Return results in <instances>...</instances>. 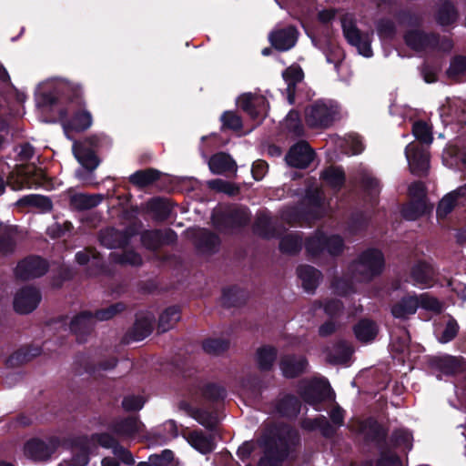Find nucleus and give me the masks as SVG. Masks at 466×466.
I'll list each match as a JSON object with an SVG mask.
<instances>
[{
  "label": "nucleus",
  "instance_id": "1",
  "mask_svg": "<svg viewBox=\"0 0 466 466\" xmlns=\"http://www.w3.org/2000/svg\"><path fill=\"white\" fill-rule=\"evenodd\" d=\"M384 256L377 248L361 252L348 267V279L337 280L333 289L338 295L346 296L353 291L352 281L366 282L380 275L384 268Z\"/></svg>",
  "mask_w": 466,
  "mask_h": 466
},
{
  "label": "nucleus",
  "instance_id": "2",
  "mask_svg": "<svg viewBox=\"0 0 466 466\" xmlns=\"http://www.w3.org/2000/svg\"><path fill=\"white\" fill-rule=\"evenodd\" d=\"M298 440L297 432L289 427L269 431L259 441L265 455L259 461L260 466H277L287 454L290 444Z\"/></svg>",
  "mask_w": 466,
  "mask_h": 466
},
{
  "label": "nucleus",
  "instance_id": "3",
  "mask_svg": "<svg viewBox=\"0 0 466 466\" xmlns=\"http://www.w3.org/2000/svg\"><path fill=\"white\" fill-rule=\"evenodd\" d=\"M339 107L332 100H319L305 109V120L309 127L326 128L339 117Z\"/></svg>",
  "mask_w": 466,
  "mask_h": 466
},
{
  "label": "nucleus",
  "instance_id": "4",
  "mask_svg": "<svg viewBox=\"0 0 466 466\" xmlns=\"http://www.w3.org/2000/svg\"><path fill=\"white\" fill-rule=\"evenodd\" d=\"M419 308L440 312L442 309L441 303L428 293H422L419 296H407L394 304L391 308V313L395 318L405 319L414 314Z\"/></svg>",
  "mask_w": 466,
  "mask_h": 466
},
{
  "label": "nucleus",
  "instance_id": "5",
  "mask_svg": "<svg viewBox=\"0 0 466 466\" xmlns=\"http://www.w3.org/2000/svg\"><path fill=\"white\" fill-rule=\"evenodd\" d=\"M305 248L307 252L312 257L319 256L324 251L329 255L336 256L342 252L344 240L338 234H326L318 230L307 238Z\"/></svg>",
  "mask_w": 466,
  "mask_h": 466
},
{
  "label": "nucleus",
  "instance_id": "6",
  "mask_svg": "<svg viewBox=\"0 0 466 466\" xmlns=\"http://www.w3.org/2000/svg\"><path fill=\"white\" fill-rule=\"evenodd\" d=\"M341 26L348 43L356 47L360 55L365 57L372 56L373 52L370 46L372 33L360 32L356 25L354 16L350 14H346L342 17Z\"/></svg>",
  "mask_w": 466,
  "mask_h": 466
},
{
  "label": "nucleus",
  "instance_id": "7",
  "mask_svg": "<svg viewBox=\"0 0 466 466\" xmlns=\"http://www.w3.org/2000/svg\"><path fill=\"white\" fill-rule=\"evenodd\" d=\"M101 138L94 136L83 143L75 142L73 153L79 164L87 170L93 171L99 165V160L95 155L93 148L98 147Z\"/></svg>",
  "mask_w": 466,
  "mask_h": 466
},
{
  "label": "nucleus",
  "instance_id": "8",
  "mask_svg": "<svg viewBox=\"0 0 466 466\" xmlns=\"http://www.w3.org/2000/svg\"><path fill=\"white\" fill-rule=\"evenodd\" d=\"M329 416L333 425L329 423L326 417L320 416L314 420H305L302 427L309 431L319 430L326 437L331 436L335 432L336 428L343 425L344 411L341 408L335 407L331 410Z\"/></svg>",
  "mask_w": 466,
  "mask_h": 466
},
{
  "label": "nucleus",
  "instance_id": "9",
  "mask_svg": "<svg viewBox=\"0 0 466 466\" xmlns=\"http://www.w3.org/2000/svg\"><path fill=\"white\" fill-rule=\"evenodd\" d=\"M300 390L303 400L310 405H316L326 399L332 398L331 388L325 379L304 381Z\"/></svg>",
  "mask_w": 466,
  "mask_h": 466
},
{
  "label": "nucleus",
  "instance_id": "10",
  "mask_svg": "<svg viewBox=\"0 0 466 466\" xmlns=\"http://www.w3.org/2000/svg\"><path fill=\"white\" fill-rule=\"evenodd\" d=\"M305 201L309 206L310 212L312 214H300L297 208H291L290 210H285L282 213V218L289 223L299 220L303 218L305 219L317 218L322 214L324 207V198H322L321 192L316 189L314 192H309Z\"/></svg>",
  "mask_w": 466,
  "mask_h": 466
},
{
  "label": "nucleus",
  "instance_id": "11",
  "mask_svg": "<svg viewBox=\"0 0 466 466\" xmlns=\"http://www.w3.org/2000/svg\"><path fill=\"white\" fill-rule=\"evenodd\" d=\"M59 444L57 438H49L46 441L33 439L28 441L24 447L25 455L34 461L47 460Z\"/></svg>",
  "mask_w": 466,
  "mask_h": 466
},
{
  "label": "nucleus",
  "instance_id": "12",
  "mask_svg": "<svg viewBox=\"0 0 466 466\" xmlns=\"http://www.w3.org/2000/svg\"><path fill=\"white\" fill-rule=\"evenodd\" d=\"M405 156L411 173L420 175L430 167V157L426 149L418 144H409L405 148Z\"/></svg>",
  "mask_w": 466,
  "mask_h": 466
},
{
  "label": "nucleus",
  "instance_id": "13",
  "mask_svg": "<svg viewBox=\"0 0 466 466\" xmlns=\"http://www.w3.org/2000/svg\"><path fill=\"white\" fill-rule=\"evenodd\" d=\"M409 193L415 200L403 208L402 215L408 220H414L425 213L427 209L426 203L423 200V184L420 182L412 183L409 187Z\"/></svg>",
  "mask_w": 466,
  "mask_h": 466
},
{
  "label": "nucleus",
  "instance_id": "14",
  "mask_svg": "<svg viewBox=\"0 0 466 466\" xmlns=\"http://www.w3.org/2000/svg\"><path fill=\"white\" fill-rule=\"evenodd\" d=\"M73 110V106H70V108L66 111L61 112V121L63 125V128L67 138L72 139L69 135L70 131H85L89 128L93 123V118L90 112L86 109H81L76 112L71 119H66V116L69 113V111Z\"/></svg>",
  "mask_w": 466,
  "mask_h": 466
},
{
  "label": "nucleus",
  "instance_id": "15",
  "mask_svg": "<svg viewBox=\"0 0 466 466\" xmlns=\"http://www.w3.org/2000/svg\"><path fill=\"white\" fill-rule=\"evenodd\" d=\"M237 103L252 119H259L267 115L268 102L263 96L244 94L238 98Z\"/></svg>",
  "mask_w": 466,
  "mask_h": 466
},
{
  "label": "nucleus",
  "instance_id": "16",
  "mask_svg": "<svg viewBox=\"0 0 466 466\" xmlns=\"http://www.w3.org/2000/svg\"><path fill=\"white\" fill-rule=\"evenodd\" d=\"M41 300L39 291L32 287H25L16 292L14 309L17 313L27 314L36 309Z\"/></svg>",
  "mask_w": 466,
  "mask_h": 466
},
{
  "label": "nucleus",
  "instance_id": "17",
  "mask_svg": "<svg viewBox=\"0 0 466 466\" xmlns=\"http://www.w3.org/2000/svg\"><path fill=\"white\" fill-rule=\"evenodd\" d=\"M47 270L46 262L39 257H31L21 261L15 269V277L29 279L43 276Z\"/></svg>",
  "mask_w": 466,
  "mask_h": 466
},
{
  "label": "nucleus",
  "instance_id": "18",
  "mask_svg": "<svg viewBox=\"0 0 466 466\" xmlns=\"http://www.w3.org/2000/svg\"><path fill=\"white\" fill-rule=\"evenodd\" d=\"M314 154L305 141H300L290 147L285 159L289 166L306 168L313 160Z\"/></svg>",
  "mask_w": 466,
  "mask_h": 466
},
{
  "label": "nucleus",
  "instance_id": "19",
  "mask_svg": "<svg viewBox=\"0 0 466 466\" xmlns=\"http://www.w3.org/2000/svg\"><path fill=\"white\" fill-rule=\"evenodd\" d=\"M430 365L437 378L441 380L442 376L453 375L460 371L461 361L453 356L441 355L432 357L430 360Z\"/></svg>",
  "mask_w": 466,
  "mask_h": 466
},
{
  "label": "nucleus",
  "instance_id": "20",
  "mask_svg": "<svg viewBox=\"0 0 466 466\" xmlns=\"http://www.w3.org/2000/svg\"><path fill=\"white\" fill-rule=\"evenodd\" d=\"M39 179L40 175L34 173V167H21L10 176L7 183L14 190H20L37 187L40 185Z\"/></svg>",
  "mask_w": 466,
  "mask_h": 466
},
{
  "label": "nucleus",
  "instance_id": "21",
  "mask_svg": "<svg viewBox=\"0 0 466 466\" xmlns=\"http://www.w3.org/2000/svg\"><path fill=\"white\" fill-rule=\"evenodd\" d=\"M433 276L432 265L428 261L420 260L412 266L410 278L414 285L428 288L431 286Z\"/></svg>",
  "mask_w": 466,
  "mask_h": 466
},
{
  "label": "nucleus",
  "instance_id": "22",
  "mask_svg": "<svg viewBox=\"0 0 466 466\" xmlns=\"http://www.w3.org/2000/svg\"><path fill=\"white\" fill-rule=\"evenodd\" d=\"M297 38L298 32L293 26L276 30L269 35V41L271 45L280 51H286L294 46L297 42Z\"/></svg>",
  "mask_w": 466,
  "mask_h": 466
},
{
  "label": "nucleus",
  "instance_id": "23",
  "mask_svg": "<svg viewBox=\"0 0 466 466\" xmlns=\"http://www.w3.org/2000/svg\"><path fill=\"white\" fill-rule=\"evenodd\" d=\"M405 42L412 49L421 51L437 46L438 38L433 35H425L419 30H412L406 34Z\"/></svg>",
  "mask_w": 466,
  "mask_h": 466
},
{
  "label": "nucleus",
  "instance_id": "24",
  "mask_svg": "<svg viewBox=\"0 0 466 466\" xmlns=\"http://www.w3.org/2000/svg\"><path fill=\"white\" fill-rule=\"evenodd\" d=\"M282 228L277 227L271 220L268 214L261 212L258 214L255 223V232L265 238L279 237L282 234Z\"/></svg>",
  "mask_w": 466,
  "mask_h": 466
},
{
  "label": "nucleus",
  "instance_id": "25",
  "mask_svg": "<svg viewBox=\"0 0 466 466\" xmlns=\"http://www.w3.org/2000/svg\"><path fill=\"white\" fill-rule=\"evenodd\" d=\"M308 366V361L303 356L288 355L280 361V369L287 378H294L302 373Z\"/></svg>",
  "mask_w": 466,
  "mask_h": 466
},
{
  "label": "nucleus",
  "instance_id": "26",
  "mask_svg": "<svg viewBox=\"0 0 466 466\" xmlns=\"http://www.w3.org/2000/svg\"><path fill=\"white\" fill-rule=\"evenodd\" d=\"M208 167L214 174H223L227 171H237L235 160L228 154L218 153L210 157Z\"/></svg>",
  "mask_w": 466,
  "mask_h": 466
},
{
  "label": "nucleus",
  "instance_id": "27",
  "mask_svg": "<svg viewBox=\"0 0 466 466\" xmlns=\"http://www.w3.org/2000/svg\"><path fill=\"white\" fill-rule=\"evenodd\" d=\"M298 276L307 292L315 290L321 279V273L315 268L308 265L300 266L298 268Z\"/></svg>",
  "mask_w": 466,
  "mask_h": 466
},
{
  "label": "nucleus",
  "instance_id": "28",
  "mask_svg": "<svg viewBox=\"0 0 466 466\" xmlns=\"http://www.w3.org/2000/svg\"><path fill=\"white\" fill-rule=\"evenodd\" d=\"M129 236L126 232L106 228L100 233V242L107 248H117L127 243Z\"/></svg>",
  "mask_w": 466,
  "mask_h": 466
},
{
  "label": "nucleus",
  "instance_id": "29",
  "mask_svg": "<svg viewBox=\"0 0 466 466\" xmlns=\"http://www.w3.org/2000/svg\"><path fill=\"white\" fill-rule=\"evenodd\" d=\"M353 331L358 340L368 343L376 338L379 329L375 322L364 319L354 326Z\"/></svg>",
  "mask_w": 466,
  "mask_h": 466
},
{
  "label": "nucleus",
  "instance_id": "30",
  "mask_svg": "<svg viewBox=\"0 0 466 466\" xmlns=\"http://www.w3.org/2000/svg\"><path fill=\"white\" fill-rule=\"evenodd\" d=\"M303 71L302 69L296 65H293L288 67L283 72V78L287 83V92H288V99L289 104L294 103V89L297 83L300 82L303 79Z\"/></svg>",
  "mask_w": 466,
  "mask_h": 466
},
{
  "label": "nucleus",
  "instance_id": "31",
  "mask_svg": "<svg viewBox=\"0 0 466 466\" xmlns=\"http://www.w3.org/2000/svg\"><path fill=\"white\" fill-rule=\"evenodd\" d=\"M103 195L101 194H75L71 197V206L78 210H85L93 208L98 206L103 200Z\"/></svg>",
  "mask_w": 466,
  "mask_h": 466
},
{
  "label": "nucleus",
  "instance_id": "32",
  "mask_svg": "<svg viewBox=\"0 0 466 466\" xmlns=\"http://www.w3.org/2000/svg\"><path fill=\"white\" fill-rule=\"evenodd\" d=\"M189 444L202 454L211 452L215 449V443L211 436H206L200 431H193L189 434Z\"/></svg>",
  "mask_w": 466,
  "mask_h": 466
},
{
  "label": "nucleus",
  "instance_id": "33",
  "mask_svg": "<svg viewBox=\"0 0 466 466\" xmlns=\"http://www.w3.org/2000/svg\"><path fill=\"white\" fill-rule=\"evenodd\" d=\"M352 354L351 348L346 343L333 346L330 351L326 353V360L332 364H346Z\"/></svg>",
  "mask_w": 466,
  "mask_h": 466
},
{
  "label": "nucleus",
  "instance_id": "34",
  "mask_svg": "<svg viewBox=\"0 0 466 466\" xmlns=\"http://www.w3.org/2000/svg\"><path fill=\"white\" fill-rule=\"evenodd\" d=\"M142 429L141 422L134 417L116 421L113 426V431L122 436H133Z\"/></svg>",
  "mask_w": 466,
  "mask_h": 466
},
{
  "label": "nucleus",
  "instance_id": "35",
  "mask_svg": "<svg viewBox=\"0 0 466 466\" xmlns=\"http://www.w3.org/2000/svg\"><path fill=\"white\" fill-rule=\"evenodd\" d=\"M180 408L185 410L189 416L206 428H213L217 422L216 418L211 413L194 409L187 403H181Z\"/></svg>",
  "mask_w": 466,
  "mask_h": 466
},
{
  "label": "nucleus",
  "instance_id": "36",
  "mask_svg": "<svg viewBox=\"0 0 466 466\" xmlns=\"http://www.w3.org/2000/svg\"><path fill=\"white\" fill-rule=\"evenodd\" d=\"M321 177L333 189H339L345 181V175L340 167H329L326 168Z\"/></svg>",
  "mask_w": 466,
  "mask_h": 466
},
{
  "label": "nucleus",
  "instance_id": "37",
  "mask_svg": "<svg viewBox=\"0 0 466 466\" xmlns=\"http://www.w3.org/2000/svg\"><path fill=\"white\" fill-rule=\"evenodd\" d=\"M95 324L93 314L84 311L76 316L70 323V329L75 333H82L89 330Z\"/></svg>",
  "mask_w": 466,
  "mask_h": 466
},
{
  "label": "nucleus",
  "instance_id": "38",
  "mask_svg": "<svg viewBox=\"0 0 466 466\" xmlns=\"http://www.w3.org/2000/svg\"><path fill=\"white\" fill-rule=\"evenodd\" d=\"M277 357V351L272 347L264 346L257 350L256 360L260 370H269Z\"/></svg>",
  "mask_w": 466,
  "mask_h": 466
},
{
  "label": "nucleus",
  "instance_id": "39",
  "mask_svg": "<svg viewBox=\"0 0 466 466\" xmlns=\"http://www.w3.org/2000/svg\"><path fill=\"white\" fill-rule=\"evenodd\" d=\"M278 412L286 417H294L299 412V400L292 396H285L277 405Z\"/></svg>",
  "mask_w": 466,
  "mask_h": 466
},
{
  "label": "nucleus",
  "instance_id": "40",
  "mask_svg": "<svg viewBox=\"0 0 466 466\" xmlns=\"http://www.w3.org/2000/svg\"><path fill=\"white\" fill-rule=\"evenodd\" d=\"M180 315L177 308L167 309L159 318L158 329L161 332H166L179 320Z\"/></svg>",
  "mask_w": 466,
  "mask_h": 466
},
{
  "label": "nucleus",
  "instance_id": "41",
  "mask_svg": "<svg viewBox=\"0 0 466 466\" xmlns=\"http://www.w3.org/2000/svg\"><path fill=\"white\" fill-rule=\"evenodd\" d=\"M48 85L52 86H54L57 91H72L76 96V104L79 106L82 105V99L79 97L81 88L78 85L70 83L63 79L51 80L43 84V86Z\"/></svg>",
  "mask_w": 466,
  "mask_h": 466
},
{
  "label": "nucleus",
  "instance_id": "42",
  "mask_svg": "<svg viewBox=\"0 0 466 466\" xmlns=\"http://www.w3.org/2000/svg\"><path fill=\"white\" fill-rule=\"evenodd\" d=\"M301 245V238L298 235L289 234L281 238L279 248L284 253L294 254L300 250Z\"/></svg>",
  "mask_w": 466,
  "mask_h": 466
},
{
  "label": "nucleus",
  "instance_id": "43",
  "mask_svg": "<svg viewBox=\"0 0 466 466\" xmlns=\"http://www.w3.org/2000/svg\"><path fill=\"white\" fill-rule=\"evenodd\" d=\"M158 177V172L153 169L137 171L130 176V181L138 187H146Z\"/></svg>",
  "mask_w": 466,
  "mask_h": 466
},
{
  "label": "nucleus",
  "instance_id": "44",
  "mask_svg": "<svg viewBox=\"0 0 466 466\" xmlns=\"http://www.w3.org/2000/svg\"><path fill=\"white\" fill-rule=\"evenodd\" d=\"M448 75L453 79H461L466 76V57L456 56L454 57L448 69Z\"/></svg>",
  "mask_w": 466,
  "mask_h": 466
},
{
  "label": "nucleus",
  "instance_id": "45",
  "mask_svg": "<svg viewBox=\"0 0 466 466\" xmlns=\"http://www.w3.org/2000/svg\"><path fill=\"white\" fill-rule=\"evenodd\" d=\"M153 316L147 317L145 320L137 319L135 328V338L137 340L143 339L148 336L153 329Z\"/></svg>",
  "mask_w": 466,
  "mask_h": 466
},
{
  "label": "nucleus",
  "instance_id": "46",
  "mask_svg": "<svg viewBox=\"0 0 466 466\" xmlns=\"http://www.w3.org/2000/svg\"><path fill=\"white\" fill-rule=\"evenodd\" d=\"M457 19V12L454 6L450 3L441 5L438 14V21L442 25L452 24Z\"/></svg>",
  "mask_w": 466,
  "mask_h": 466
},
{
  "label": "nucleus",
  "instance_id": "47",
  "mask_svg": "<svg viewBox=\"0 0 466 466\" xmlns=\"http://www.w3.org/2000/svg\"><path fill=\"white\" fill-rule=\"evenodd\" d=\"M17 205L39 207L44 210H49L52 208L51 201L47 198L39 195L25 197L17 201Z\"/></svg>",
  "mask_w": 466,
  "mask_h": 466
},
{
  "label": "nucleus",
  "instance_id": "48",
  "mask_svg": "<svg viewBox=\"0 0 466 466\" xmlns=\"http://www.w3.org/2000/svg\"><path fill=\"white\" fill-rule=\"evenodd\" d=\"M285 127L295 136H301L303 134V126L301 124L299 115L295 110L289 112L287 117L285 118Z\"/></svg>",
  "mask_w": 466,
  "mask_h": 466
},
{
  "label": "nucleus",
  "instance_id": "49",
  "mask_svg": "<svg viewBox=\"0 0 466 466\" xmlns=\"http://www.w3.org/2000/svg\"><path fill=\"white\" fill-rule=\"evenodd\" d=\"M414 137L425 144L432 142V134L427 124L423 122H416L412 127Z\"/></svg>",
  "mask_w": 466,
  "mask_h": 466
},
{
  "label": "nucleus",
  "instance_id": "50",
  "mask_svg": "<svg viewBox=\"0 0 466 466\" xmlns=\"http://www.w3.org/2000/svg\"><path fill=\"white\" fill-rule=\"evenodd\" d=\"M380 425L372 419H369L360 423L359 431L368 439L377 438L380 435Z\"/></svg>",
  "mask_w": 466,
  "mask_h": 466
},
{
  "label": "nucleus",
  "instance_id": "51",
  "mask_svg": "<svg viewBox=\"0 0 466 466\" xmlns=\"http://www.w3.org/2000/svg\"><path fill=\"white\" fill-rule=\"evenodd\" d=\"M392 441L396 446L402 447L403 450H410L412 444V435L407 430H398L392 435Z\"/></svg>",
  "mask_w": 466,
  "mask_h": 466
},
{
  "label": "nucleus",
  "instance_id": "52",
  "mask_svg": "<svg viewBox=\"0 0 466 466\" xmlns=\"http://www.w3.org/2000/svg\"><path fill=\"white\" fill-rule=\"evenodd\" d=\"M456 206H459V204L456 203L455 198H453V195L448 193L446 196H444L442 198V199L439 203V206L437 208V216L439 218L446 217L449 213L451 212V210Z\"/></svg>",
  "mask_w": 466,
  "mask_h": 466
},
{
  "label": "nucleus",
  "instance_id": "53",
  "mask_svg": "<svg viewBox=\"0 0 466 466\" xmlns=\"http://www.w3.org/2000/svg\"><path fill=\"white\" fill-rule=\"evenodd\" d=\"M163 233L158 230L155 231H147L143 233L141 237V240L143 244L150 249L157 248L160 243L163 241Z\"/></svg>",
  "mask_w": 466,
  "mask_h": 466
},
{
  "label": "nucleus",
  "instance_id": "54",
  "mask_svg": "<svg viewBox=\"0 0 466 466\" xmlns=\"http://www.w3.org/2000/svg\"><path fill=\"white\" fill-rule=\"evenodd\" d=\"M208 185L212 189L226 193L230 196L235 195L238 191V187H236L234 184L219 178L208 181Z\"/></svg>",
  "mask_w": 466,
  "mask_h": 466
},
{
  "label": "nucleus",
  "instance_id": "55",
  "mask_svg": "<svg viewBox=\"0 0 466 466\" xmlns=\"http://www.w3.org/2000/svg\"><path fill=\"white\" fill-rule=\"evenodd\" d=\"M124 305L122 303H116L114 305L109 306L105 309H101L96 311L94 316L95 322L96 320L103 321L107 320L113 318L116 313L121 312L124 309Z\"/></svg>",
  "mask_w": 466,
  "mask_h": 466
},
{
  "label": "nucleus",
  "instance_id": "56",
  "mask_svg": "<svg viewBox=\"0 0 466 466\" xmlns=\"http://www.w3.org/2000/svg\"><path fill=\"white\" fill-rule=\"evenodd\" d=\"M458 329H459V327H458L457 322L453 319H451L447 322L445 329L440 335L439 341L441 343H447V342L452 340L455 338V336L457 335Z\"/></svg>",
  "mask_w": 466,
  "mask_h": 466
},
{
  "label": "nucleus",
  "instance_id": "57",
  "mask_svg": "<svg viewBox=\"0 0 466 466\" xmlns=\"http://www.w3.org/2000/svg\"><path fill=\"white\" fill-rule=\"evenodd\" d=\"M344 143L347 148H349V153L351 155H357L362 152L363 145L360 137L356 134L348 135L344 138Z\"/></svg>",
  "mask_w": 466,
  "mask_h": 466
},
{
  "label": "nucleus",
  "instance_id": "58",
  "mask_svg": "<svg viewBox=\"0 0 466 466\" xmlns=\"http://www.w3.org/2000/svg\"><path fill=\"white\" fill-rule=\"evenodd\" d=\"M144 404V398L136 395H128L122 401L123 408L127 411L138 410L143 408Z\"/></svg>",
  "mask_w": 466,
  "mask_h": 466
},
{
  "label": "nucleus",
  "instance_id": "59",
  "mask_svg": "<svg viewBox=\"0 0 466 466\" xmlns=\"http://www.w3.org/2000/svg\"><path fill=\"white\" fill-rule=\"evenodd\" d=\"M221 121L224 127L233 130H238L242 127L241 118L234 112H225L221 116Z\"/></svg>",
  "mask_w": 466,
  "mask_h": 466
},
{
  "label": "nucleus",
  "instance_id": "60",
  "mask_svg": "<svg viewBox=\"0 0 466 466\" xmlns=\"http://www.w3.org/2000/svg\"><path fill=\"white\" fill-rule=\"evenodd\" d=\"M174 454L170 450H164L160 454H152L149 461L153 466H167L173 460Z\"/></svg>",
  "mask_w": 466,
  "mask_h": 466
},
{
  "label": "nucleus",
  "instance_id": "61",
  "mask_svg": "<svg viewBox=\"0 0 466 466\" xmlns=\"http://www.w3.org/2000/svg\"><path fill=\"white\" fill-rule=\"evenodd\" d=\"M112 451H113V454L118 460H120L123 463L127 464V465H132L135 463V460H134L131 452L128 450H127L126 448H124L123 446H121L119 444H116L113 447Z\"/></svg>",
  "mask_w": 466,
  "mask_h": 466
},
{
  "label": "nucleus",
  "instance_id": "62",
  "mask_svg": "<svg viewBox=\"0 0 466 466\" xmlns=\"http://www.w3.org/2000/svg\"><path fill=\"white\" fill-rule=\"evenodd\" d=\"M228 347L227 342L221 339H208L204 342L203 348L208 353L218 354Z\"/></svg>",
  "mask_w": 466,
  "mask_h": 466
},
{
  "label": "nucleus",
  "instance_id": "63",
  "mask_svg": "<svg viewBox=\"0 0 466 466\" xmlns=\"http://www.w3.org/2000/svg\"><path fill=\"white\" fill-rule=\"evenodd\" d=\"M378 466H403L401 461L391 451L381 453Z\"/></svg>",
  "mask_w": 466,
  "mask_h": 466
},
{
  "label": "nucleus",
  "instance_id": "64",
  "mask_svg": "<svg viewBox=\"0 0 466 466\" xmlns=\"http://www.w3.org/2000/svg\"><path fill=\"white\" fill-rule=\"evenodd\" d=\"M377 29L379 35L383 39L391 37L394 34V25L389 20L380 21Z\"/></svg>",
  "mask_w": 466,
  "mask_h": 466
}]
</instances>
